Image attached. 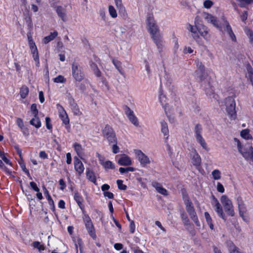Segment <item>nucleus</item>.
<instances>
[{
  "instance_id": "nucleus-36",
  "label": "nucleus",
  "mask_w": 253,
  "mask_h": 253,
  "mask_svg": "<svg viewBox=\"0 0 253 253\" xmlns=\"http://www.w3.org/2000/svg\"><path fill=\"white\" fill-rule=\"evenodd\" d=\"M205 217L208 224L210 226V228H211V229L213 230L214 226L212 222V219L209 212H205Z\"/></svg>"
},
{
  "instance_id": "nucleus-59",
  "label": "nucleus",
  "mask_w": 253,
  "mask_h": 253,
  "mask_svg": "<svg viewBox=\"0 0 253 253\" xmlns=\"http://www.w3.org/2000/svg\"><path fill=\"white\" fill-rule=\"evenodd\" d=\"M213 5V2L211 0H206L204 2V6L206 8H210Z\"/></svg>"
},
{
  "instance_id": "nucleus-43",
  "label": "nucleus",
  "mask_w": 253,
  "mask_h": 253,
  "mask_svg": "<svg viewBox=\"0 0 253 253\" xmlns=\"http://www.w3.org/2000/svg\"><path fill=\"white\" fill-rule=\"evenodd\" d=\"M247 70L248 73V76L253 86V69L250 65H248L247 67Z\"/></svg>"
},
{
  "instance_id": "nucleus-9",
  "label": "nucleus",
  "mask_w": 253,
  "mask_h": 253,
  "mask_svg": "<svg viewBox=\"0 0 253 253\" xmlns=\"http://www.w3.org/2000/svg\"><path fill=\"white\" fill-rule=\"evenodd\" d=\"M57 108L58 109L59 112V116L62 120L63 123L66 125V127L67 129L70 128V126H69V119L68 118V115L63 108V107L60 104H57Z\"/></svg>"
},
{
  "instance_id": "nucleus-23",
  "label": "nucleus",
  "mask_w": 253,
  "mask_h": 253,
  "mask_svg": "<svg viewBox=\"0 0 253 253\" xmlns=\"http://www.w3.org/2000/svg\"><path fill=\"white\" fill-rule=\"evenodd\" d=\"M199 33L206 40H208L209 38L208 36V28L205 26L199 25L198 28V34Z\"/></svg>"
},
{
  "instance_id": "nucleus-15",
  "label": "nucleus",
  "mask_w": 253,
  "mask_h": 253,
  "mask_svg": "<svg viewBox=\"0 0 253 253\" xmlns=\"http://www.w3.org/2000/svg\"><path fill=\"white\" fill-rule=\"evenodd\" d=\"M74 160L75 169L79 174L81 175L83 173L84 169L83 164L77 157H74Z\"/></svg>"
},
{
  "instance_id": "nucleus-37",
  "label": "nucleus",
  "mask_w": 253,
  "mask_h": 253,
  "mask_svg": "<svg viewBox=\"0 0 253 253\" xmlns=\"http://www.w3.org/2000/svg\"><path fill=\"white\" fill-rule=\"evenodd\" d=\"M31 51H32V53L33 54V57L34 60L36 62V65L37 66H38L40 64V61H39V53H38V51L37 48H35V49L32 50Z\"/></svg>"
},
{
  "instance_id": "nucleus-55",
  "label": "nucleus",
  "mask_w": 253,
  "mask_h": 253,
  "mask_svg": "<svg viewBox=\"0 0 253 253\" xmlns=\"http://www.w3.org/2000/svg\"><path fill=\"white\" fill-rule=\"evenodd\" d=\"M204 17L205 19L209 23H211L215 18V17L212 16L211 14L208 13H204Z\"/></svg>"
},
{
  "instance_id": "nucleus-42",
  "label": "nucleus",
  "mask_w": 253,
  "mask_h": 253,
  "mask_svg": "<svg viewBox=\"0 0 253 253\" xmlns=\"http://www.w3.org/2000/svg\"><path fill=\"white\" fill-rule=\"evenodd\" d=\"M19 164L23 171L27 175L30 179H32V177H31L28 169H26L25 164L24 163V162H19Z\"/></svg>"
},
{
  "instance_id": "nucleus-61",
  "label": "nucleus",
  "mask_w": 253,
  "mask_h": 253,
  "mask_svg": "<svg viewBox=\"0 0 253 253\" xmlns=\"http://www.w3.org/2000/svg\"><path fill=\"white\" fill-rule=\"evenodd\" d=\"M217 190L221 193L224 192V188L222 184L220 182H217Z\"/></svg>"
},
{
  "instance_id": "nucleus-10",
  "label": "nucleus",
  "mask_w": 253,
  "mask_h": 253,
  "mask_svg": "<svg viewBox=\"0 0 253 253\" xmlns=\"http://www.w3.org/2000/svg\"><path fill=\"white\" fill-rule=\"evenodd\" d=\"M135 154L137 155L138 160L142 167H145L147 164H149L150 163L149 158L141 150H136Z\"/></svg>"
},
{
  "instance_id": "nucleus-48",
  "label": "nucleus",
  "mask_w": 253,
  "mask_h": 253,
  "mask_svg": "<svg viewBox=\"0 0 253 253\" xmlns=\"http://www.w3.org/2000/svg\"><path fill=\"white\" fill-rule=\"evenodd\" d=\"M74 147L77 154L79 156L81 154H82L83 151V148L82 145L79 143H75L74 144Z\"/></svg>"
},
{
  "instance_id": "nucleus-12",
  "label": "nucleus",
  "mask_w": 253,
  "mask_h": 253,
  "mask_svg": "<svg viewBox=\"0 0 253 253\" xmlns=\"http://www.w3.org/2000/svg\"><path fill=\"white\" fill-rule=\"evenodd\" d=\"M116 158H118V163L120 166H129L132 164L130 158L126 154L117 155Z\"/></svg>"
},
{
  "instance_id": "nucleus-21",
  "label": "nucleus",
  "mask_w": 253,
  "mask_h": 253,
  "mask_svg": "<svg viewBox=\"0 0 253 253\" xmlns=\"http://www.w3.org/2000/svg\"><path fill=\"white\" fill-rule=\"evenodd\" d=\"M214 207L215 208V211L217 213L218 216L221 218L224 221H226V216L223 212V211L220 204L217 203V204H215Z\"/></svg>"
},
{
  "instance_id": "nucleus-4",
  "label": "nucleus",
  "mask_w": 253,
  "mask_h": 253,
  "mask_svg": "<svg viewBox=\"0 0 253 253\" xmlns=\"http://www.w3.org/2000/svg\"><path fill=\"white\" fill-rule=\"evenodd\" d=\"M234 140L237 142L238 151L241 153L244 159L248 161L251 159V157L253 155V147L249 146L248 148H243L239 139L234 138Z\"/></svg>"
},
{
  "instance_id": "nucleus-44",
  "label": "nucleus",
  "mask_w": 253,
  "mask_h": 253,
  "mask_svg": "<svg viewBox=\"0 0 253 253\" xmlns=\"http://www.w3.org/2000/svg\"><path fill=\"white\" fill-rule=\"evenodd\" d=\"M108 10L109 14L112 18H115L117 17V11L113 6L109 5L108 7Z\"/></svg>"
},
{
  "instance_id": "nucleus-25",
  "label": "nucleus",
  "mask_w": 253,
  "mask_h": 253,
  "mask_svg": "<svg viewBox=\"0 0 253 253\" xmlns=\"http://www.w3.org/2000/svg\"><path fill=\"white\" fill-rule=\"evenodd\" d=\"M58 35L56 31L51 33L49 35L46 36L43 39V42L45 44L48 43L49 42L53 40Z\"/></svg>"
},
{
  "instance_id": "nucleus-52",
  "label": "nucleus",
  "mask_w": 253,
  "mask_h": 253,
  "mask_svg": "<svg viewBox=\"0 0 253 253\" xmlns=\"http://www.w3.org/2000/svg\"><path fill=\"white\" fill-rule=\"evenodd\" d=\"M182 198L184 202V204H187L192 203L188 194L186 192L182 193Z\"/></svg>"
},
{
  "instance_id": "nucleus-14",
  "label": "nucleus",
  "mask_w": 253,
  "mask_h": 253,
  "mask_svg": "<svg viewBox=\"0 0 253 253\" xmlns=\"http://www.w3.org/2000/svg\"><path fill=\"white\" fill-rule=\"evenodd\" d=\"M224 23L223 25V26H222V29H223L224 31H226L227 32L229 37L233 41L235 42L236 40V36L233 32L231 27L230 26L229 22L226 20H224Z\"/></svg>"
},
{
  "instance_id": "nucleus-41",
  "label": "nucleus",
  "mask_w": 253,
  "mask_h": 253,
  "mask_svg": "<svg viewBox=\"0 0 253 253\" xmlns=\"http://www.w3.org/2000/svg\"><path fill=\"white\" fill-rule=\"evenodd\" d=\"M131 123L135 126H139V122L137 118L134 115V113L127 117Z\"/></svg>"
},
{
  "instance_id": "nucleus-18",
  "label": "nucleus",
  "mask_w": 253,
  "mask_h": 253,
  "mask_svg": "<svg viewBox=\"0 0 253 253\" xmlns=\"http://www.w3.org/2000/svg\"><path fill=\"white\" fill-rule=\"evenodd\" d=\"M115 2L119 14L124 18L126 17L127 13L125 7L123 5L122 0H115Z\"/></svg>"
},
{
  "instance_id": "nucleus-45",
  "label": "nucleus",
  "mask_w": 253,
  "mask_h": 253,
  "mask_svg": "<svg viewBox=\"0 0 253 253\" xmlns=\"http://www.w3.org/2000/svg\"><path fill=\"white\" fill-rule=\"evenodd\" d=\"M211 174L214 180H218L221 178V172L218 169L213 170L211 172Z\"/></svg>"
},
{
  "instance_id": "nucleus-63",
  "label": "nucleus",
  "mask_w": 253,
  "mask_h": 253,
  "mask_svg": "<svg viewBox=\"0 0 253 253\" xmlns=\"http://www.w3.org/2000/svg\"><path fill=\"white\" fill-rule=\"evenodd\" d=\"M0 158H1L2 160L4 161V162L6 164L11 165V163L10 161L5 157L4 152L1 155V156H0Z\"/></svg>"
},
{
  "instance_id": "nucleus-28",
  "label": "nucleus",
  "mask_w": 253,
  "mask_h": 253,
  "mask_svg": "<svg viewBox=\"0 0 253 253\" xmlns=\"http://www.w3.org/2000/svg\"><path fill=\"white\" fill-rule=\"evenodd\" d=\"M30 124L37 128H39L41 126V122L38 116H37L36 117H34V118L30 121Z\"/></svg>"
},
{
  "instance_id": "nucleus-20",
  "label": "nucleus",
  "mask_w": 253,
  "mask_h": 253,
  "mask_svg": "<svg viewBox=\"0 0 253 253\" xmlns=\"http://www.w3.org/2000/svg\"><path fill=\"white\" fill-rule=\"evenodd\" d=\"M152 185L156 189L158 192L164 196L168 195V191L165 188H163L160 183L153 182L152 183Z\"/></svg>"
},
{
  "instance_id": "nucleus-13",
  "label": "nucleus",
  "mask_w": 253,
  "mask_h": 253,
  "mask_svg": "<svg viewBox=\"0 0 253 253\" xmlns=\"http://www.w3.org/2000/svg\"><path fill=\"white\" fill-rule=\"evenodd\" d=\"M55 8L57 15L61 20L64 22H67L68 17L66 9L61 6H57Z\"/></svg>"
},
{
  "instance_id": "nucleus-56",
  "label": "nucleus",
  "mask_w": 253,
  "mask_h": 253,
  "mask_svg": "<svg viewBox=\"0 0 253 253\" xmlns=\"http://www.w3.org/2000/svg\"><path fill=\"white\" fill-rule=\"evenodd\" d=\"M54 82L55 83H64L65 82V79L63 76L59 75L57 77L54 79Z\"/></svg>"
},
{
  "instance_id": "nucleus-24",
  "label": "nucleus",
  "mask_w": 253,
  "mask_h": 253,
  "mask_svg": "<svg viewBox=\"0 0 253 253\" xmlns=\"http://www.w3.org/2000/svg\"><path fill=\"white\" fill-rule=\"evenodd\" d=\"M86 228L88 231L89 235L93 239L96 238V235L95 234V230L93 224L92 222L88 223L85 224Z\"/></svg>"
},
{
  "instance_id": "nucleus-3",
  "label": "nucleus",
  "mask_w": 253,
  "mask_h": 253,
  "mask_svg": "<svg viewBox=\"0 0 253 253\" xmlns=\"http://www.w3.org/2000/svg\"><path fill=\"white\" fill-rule=\"evenodd\" d=\"M72 75L75 82H81L84 78V74L82 67L77 62L72 64Z\"/></svg>"
},
{
  "instance_id": "nucleus-7",
  "label": "nucleus",
  "mask_w": 253,
  "mask_h": 253,
  "mask_svg": "<svg viewBox=\"0 0 253 253\" xmlns=\"http://www.w3.org/2000/svg\"><path fill=\"white\" fill-rule=\"evenodd\" d=\"M146 22L148 27V31L151 36L157 35V32L158 31L159 29L158 26L156 25V21L154 20V16L152 14H147Z\"/></svg>"
},
{
  "instance_id": "nucleus-62",
  "label": "nucleus",
  "mask_w": 253,
  "mask_h": 253,
  "mask_svg": "<svg viewBox=\"0 0 253 253\" xmlns=\"http://www.w3.org/2000/svg\"><path fill=\"white\" fill-rule=\"evenodd\" d=\"M31 188L36 192H38L40 191V189L37 187L35 182L32 181L30 183Z\"/></svg>"
},
{
  "instance_id": "nucleus-17",
  "label": "nucleus",
  "mask_w": 253,
  "mask_h": 253,
  "mask_svg": "<svg viewBox=\"0 0 253 253\" xmlns=\"http://www.w3.org/2000/svg\"><path fill=\"white\" fill-rule=\"evenodd\" d=\"M237 202L239 215H242L243 213H246L247 211V208L242 198L240 196L237 198Z\"/></svg>"
},
{
  "instance_id": "nucleus-39",
  "label": "nucleus",
  "mask_w": 253,
  "mask_h": 253,
  "mask_svg": "<svg viewBox=\"0 0 253 253\" xmlns=\"http://www.w3.org/2000/svg\"><path fill=\"white\" fill-rule=\"evenodd\" d=\"M25 20L27 25L28 30L31 31L33 29V23L31 17L29 15H27L25 16Z\"/></svg>"
},
{
  "instance_id": "nucleus-29",
  "label": "nucleus",
  "mask_w": 253,
  "mask_h": 253,
  "mask_svg": "<svg viewBox=\"0 0 253 253\" xmlns=\"http://www.w3.org/2000/svg\"><path fill=\"white\" fill-rule=\"evenodd\" d=\"M29 91L28 87L26 85H23L20 88L19 92L21 97L23 99L25 98L28 94Z\"/></svg>"
},
{
  "instance_id": "nucleus-11",
  "label": "nucleus",
  "mask_w": 253,
  "mask_h": 253,
  "mask_svg": "<svg viewBox=\"0 0 253 253\" xmlns=\"http://www.w3.org/2000/svg\"><path fill=\"white\" fill-rule=\"evenodd\" d=\"M199 18V16H196L195 18V27H194L190 24H188L187 27V29L193 34V38L197 42H198V40L199 39V36L198 35V28L199 25L197 24V22Z\"/></svg>"
},
{
  "instance_id": "nucleus-35",
  "label": "nucleus",
  "mask_w": 253,
  "mask_h": 253,
  "mask_svg": "<svg viewBox=\"0 0 253 253\" xmlns=\"http://www.w3.org/2000/svg\"><path fill=\"white\" fill-rule=\"evenodd\" d=\"M240 7H245L246 5L253 3V0H237Z\"/></svg>"
},
{
  "instance_id": "nucleus-32",
  "label": "nucleus",
  "mask_w": 253,
  "mask_h": 253,
  "mask_svg": "<svg viewBox=\"0 0 253 253\" xmlns=\"http://www.w3.org/2000/svg\"><path fill=\"white\" fill-rule=\"evenodd\" d=\"M180 217L185 226L190 225L189 219L187 215L184 211H182L180 213Z\"/></svg>"
},
{
  "instance_id": "nucleus-30",
  "label": "nucleus",
  "mask_w": 253,
  "mask_h": 253,
  "mask_svg": "<svg viewBox=\"0 0 253 253\" xmlns=\"http://www.w3.org/2000/svg\"><path fill=\"white\" fill-rule=\"evenodd\" d=\"M102 166L106 170L109 169H114L115 168V165L110 161L108 160L102 163Z\"/></svg>"
},
{
  "instance_id": "nucleus-22",
  "label": "nucleus",
  "mask_w": 253,
  "mask_h": 253,
  "mask_svg": "<svg viewBox=\"0 0 253 253\" xmlns=\"http://www.w3.org/2000/svg\"><path fill=\"white\" fill-rule=\"evenodd\" d=\"M74 199L77 203L80 209L83 210L84 209V205H83L84 199L82 196L78 192H76L74 194Z\"/></svg>"
},
{
  "instance_id": "nucleus-46",
  "label": "nucleus",
  "mask_w": 253,
  "mask_h": 253,
  "mask_svg": "<svg viewBox=\"0 0 253 253\" xmlns=\"http://www.w3.org/2000/svg\"><path fill=\"white\" fill-rule=\"evenodd\" d=\"M185 205L186 210L189 214H190V213H192L195 211L192 202L191 203L186 204Z\"/></svg>"
},
{
  "instance_id": "nucleus-50",
  "label": "nucleus",
  "mask_w": 253,
  "mask_h": 253,
  "mask_svg": "<svg viewBox=\"0 0 253 253\" xmlns=\"http://www.w3.org/2000/svg\"><path fill=\"white\" fill-rule=\"evenodd\" d=\"M123 180L118 179L117 180V184L118 185V187L119 189L121 190H126L127 188L126 185L123 184Z\"/></svg>"
},
{
  "instance_id": "nucleus-54",
  "label": "nucleus",
  "mask_w": 253,
  "mask_h": 253,
  "mask_svg": "<svg viewBox=\"0 0 253 253\" xmlns=\"http://www.w3.org/2000/svg\"><path fill=\"white\" fill-rule=\"evenodd\" d=\"M211 23L215 27L218 28L220 31H222V26L220 25L219 24L218 21V20H217V18L215 17L214 19L212 21V22Z\"/></svg>"
},
{
  "instance_id": "nucleus-6",
  "label": "nucleus",
  "mask_w": 253,
  "mask_h": 253,
  "mask_svg": "<svg viewBox=\"0 0 253 253\" xmlns=\"http://www.w3.org/2000/svg\"><path fill=\"white\" fill-rule=\"evenodd\" d=\"M225 104L226 106V111L229 116L235 119L236 116V112L235 111V102L234 99L229 96L225 98Z\"/></svg>"
},
{
  "instance_id": "nucleus-49",
  "label": "nucleus",
  "mask_w": 253,
  "mask_h": 253,
  "mask_svg": "<svg viewBox=\"0 0 253 253\" xmlns=\"http://www.w3.org/2000/svg\"><path fill=\"white\" fill-rule=\"evenodd\" d=\"M75 85L78 87L79 89L82 92H84L86 90V86L84 83H80V82H75Z\"/></svg>"
},
{
  "instance_id": "nucleus-16",
  "label": "nucleus",
  "mask_w": 253,
  "mask_h": 253,
  "mask_svg": "<svg viewBox=\"0 0 253 253\" xmlns=\"http://www.w3.org/2000/svg\"><path fill=\"white\" fill-rule=\"evenodd\" d=\"M68 101L74 114L75 115H79L80 113V109L74 99L72 96H70L68 98Z\"/></svg>"
},
{
  "instance_id": "nucleus-26",
  "label": "nucleus",
  "mask_w": 253,
  "mask_h": 253,
  "mask_svg": "<svg viewBox=\"0 0 253 253\" xmlns=\"http://www.w3.org/2000/svg\"><path fill=\"white\" fill-rule=\"evenodd\" d=\"M90 66L94 74L97 77H100L101 76V72L95 63L92 61L90 62Z\"/></svg>"
},
{
  "instance_id": "nucleus-57",
  "label": "nucleus",
  "mask_w": 253,
  "mask_h": 253,
  "mask_svg": "<svg viewBox=\"0 0 253 253\" xmlns=\"http://www.w3.org/2000/svg\"><path fill=\"white\" fill-rule=\"evenodd\" d=\"M246 34L249 37V38L250 40V42H251V43L253 44V31L250 29H248L246 31Z\"/></svg>"
},
{
  "instance_id": "nucleus-40",
  "label": "nucleus",
  "mask_w": 253,
  "mask_h": 253,
  "mask_svg": "<svg viewBox=\"0 0 253 253\" xmlns=\"http://www.w3.org/2000/svg\"><path fill=\"white\" fill-rule=\"evenodd\" d=\"M112 62L115 67L117 69L119 72L122 74L123 75V69L122 67V63L118 60H116L115 59H113Z\"/></svg>"
},
{
  "instance_id": "nucleus-5",
  "label": "nucleus",
  "mask_w": 253,
  "mask_h": 253,
  "mask_svg": "<svg viewBox=\"0 0 253 253\" xmlns=\"http://www.w3.org/2000/svg\"><path fill=\"white\" fill-rule=\"evenodd\" d=\"M220 201L227 214L231 216H234L235 212L231 201L225 195L221 197Z\"/></svg>"
},
{
  "instance_id": "nucleus-47",
  "label": "nucleus",
  "mask_w": 253,
  "mask_h": 253,
  "mask_svg": "<svg viewBox=\"0 0 253 253\" xmlns=\"http://www.w3.org/2000/svg\"><path fill=\"white\" fill-rule=\"evenodd\" d=\"M33 246L35 248L38 249L39 252L43 251L44 250V247L43 245H41L39 242L35 241L33 243Z\"/></svg>"
},
{
  "instance_id": "nucleus-33",
  "label": "nucleus",
  "mask_w": 253,
  "mask_h": 253,
  "mask_svg": "<svg viewBox=\"0 0 253 253\" xmlns=\"http://www.w3.org/2000/svg\"><path fill=\"white\" fill-rule=\"evenodd\" d=\"M202 127L201 125L200 124H197L194 128V132L195 133V137H200L202 136Z\"/></svg>"
},
{
  "instance_id": "nucleus-51",
  "label": "nucleus",
  "mask_w": 253,
  "mask_h": 253,
  "mask_svg": "<svg viewBox=\"0 0 253 253\" xmlns=\"http://www.w3.org/2000/svg\"><path fill=\"white\" fill-rule=\"evenodd\" d=\"M31 110L34 117H36L38 115V110L36 104H32L31 106Z\"/></svg>"
},
{
  "instance_id": "nucleus-2",
  "label": "nucleus",
  "mask_w": 253,
  "mask_h": 253,
  "mask_svg": "<svg viewBox=\"0 0 253 253\" xmlns=\"http://www.w3.org/2000/svg\"><path fill=\"white\" fill-rule=\"evenodd\" d=\"M104 138L110 145L112 143L117 142V138L115 131L109 125H107L102 130Z\"/></svg>"
},
{
  "instance_id": "nucleus-38",
  "label": "nucleus",
  "mask_w": 253,
  "mask_h": 253,
  "mask_svg": "<svg viewBox=\"0 0 253 253\" xmlns=\"http://www.w3.org/2000/svg\"><path fill=\"white\" fill-rule=\"evenodd\" d=\"M161 131L164 135H168L169 134L168 125L167 123L165 121L161 122Z\"/></svg>"
},
{
  "instance_id": "nucleus-58",
  "label": "nucleus",
  "mask_w": 253,
  "mask_h": 253,
  "mask_svg": "<svg viewBox=\"0 0 253 253\" xmlns=\"http://www.w3.org/2000/svg\"><path fill=\"white\" fill-rule=\"evenodd\" d=\"M112 152L114 154H117L119 152V147L117 146V142L112 143Z\"/></svg>"
},
{
  "instance_id": "nucleus-27",
  "label": "nucleus",
  "mask_w": 253,
  "mask_h": 253,
  "mask_svg": "<svg viewBox=\"0 0 253 253\" xmlns=\"http://www.w3.org/2000/svg\"><path fill=\"white\" fill-rule=\"evenodd\" d=\"M86 177L87 178L93 182V183H95L96 181V177L95 176L94 173L93 171L90 170L89 169H86Z\"/></svg>"
},
{
  "instance_id": "nucleus-8",
  "label": "nucleus",
  "mask_w": 253,
  "mask_h": 253,
  "mask_svg": "<svg viewBox=\"0 0 253 253\" xmlns=\"http://www.w3.org/2000/svg\"><path fill=\"white\" fill-rule=\"evenodd\" d=\"M189 151V156L192 164L197 169H199L201 167L202 161L200 156L194 147H191Z\"/></svg>"
},
{
  "instance_id": "nucleus-34",
  "label": "nucleus",
  "mask_w": 253,
  "mask_h": 253,
  "mask_svg": "<svg viewBox=\"0 0 253 253\" xmlns=\"http://www.w3.org/2000/svg\"><path fill=\"white\" fill-rule=\"evenodd\" d=\"M197 141L198 142V143H200L201 146L202 147V148L205 149V150L208 151L209 150V148L207 146V144L204 139V138L201 136L200 137L196 138Z\"/></svg>"
},
{
  "instance_id": "nucleus-60",
  "label": "nucleus",
  "mask_w": 253,
  "mask_h": 253,
  "mask_svg": "<svg viewBox=\"0 0 253 253\" xmlns=\"http://www.w3.org/2000/svg\"><path fill=\"white\" fill-rule=\"evenodd\" d=\"M42 188H43L44 194L45 197L46 198L47 200H48L49 199H52L50 195H49V192L48 191V190H47V189L44 185L42 186Z\"/></svg>"
},
{
  "instance_id": "nucleus-19",
  "label": "nucleus",
  "mask_w": 253,
  "mask_h": 253,
  "mask_svg": "<svg viewBox=\"0 0 253 253\" xmlns=\"http://www.w3.org/2000/svg\"><path fill=\"white\" fill-rule=\"evenodd\" d=\"M151 37L154 42L156 44L157 48L159 49V52H161L162 49L163 47V42L162 41L161 36L159 34H157L151 36Z\"/></svg>"
},
{
  "instance_id": "nucleus-53",
  "label": "nucleus",
  "mask_w": 253,
  "mask_h": 253,
  "mask_svg": "<svg viewBox=\"0 0 253 253\" xmlns=\"http://www.w3.org/2000/svg\"><path fill=\"white\" fill-rule=\"evenodd\" d=\"M123 110L125 111V113L127 117L132 114L133 113V111H132L130 108L127 105H124L123 106Z\"/></svg>"
},
{
  "instance_id": "nucleus-64",
  "label": "nucleus",
  "mask_w": 253,
  "mask_h": 253,
  "mask_svg": "<svg viewBox=\"0 0 253 253\" xmlns=\"http://www.w3.org/2000/svg\"><path fill=\"white\" fill-rule=\"evenodd\" d=\"M131 250L133 253H144L141 250L139 247H132L131 248Z\"/></svg>"
},
{
  "instance_id": "nucleus-31",
  "label": "nucleus",
  "mask_w": 253,
  "mask_h": 253,
  "mask_svg": "<svg viewBox=\"0 0 253 253\" xmlns=\"http://www.w3.org/2000/svg\"><path fill=\"white\" fill-rule=\"evenodd\" d=\"M241 136L242 138L246 139L249 140L252 139V136L250 134V131L248 129H243L241 131Z\"/></svg>"
},
{
  "instance_id": "nucleus-1",
  "label": "nucleus",
  "mask_w": 253,
  "mask_h": 253,
  "mask_svg": "<svg viewBox=\"0 0 253 253\" xmlns=\"http://www.w3.org/2000/svg\"><path fill=\"white\" fill-rule=\"evenodd\" d=\"M201 86L205 91V93L209 98H214L215 96L213 87L212 84V79L210 76L203 73L199 76Z\"/></svg>"
}]
</instances>
